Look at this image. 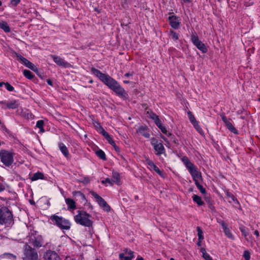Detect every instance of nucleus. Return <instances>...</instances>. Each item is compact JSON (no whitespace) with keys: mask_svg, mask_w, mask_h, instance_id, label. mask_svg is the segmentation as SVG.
<instances>
[{"mask_svg":"<svg viewBox=\"0 0 260 260\" xmlns=\"http://www.w3.org/2000/svg\"><path fill=\"white\" fill-rule=\"evenodd\" d=\"M91 71L93 74L119 96L124 98L127 97L128 95L125 90L115 79L107 74L102 73L100 71L94 68L91 69Z\"/></svg>","mask_w":260,"mask_h":260,"instance_id":"1","label":"nucleus"},{"mask_svg":"<svg viewBox=\"0 0 260 260\" xmlns=\"http://www.w3.org/2000/svg\"><path fill=\"white\" fill-rule=\"evenodd\" d=\"M14 223L12 212L6 207H0V224L9 227Z\"/></svg>","mask_w":260,"mask_h":260,"instance_id":"2","label":"nucleus"},{"mask_svg":"<svg viewBox=\"0 0 260 260\" xmlns=\"http://www.w3.org/2000/svg\"><path fill=\"white\" fill-rule=\"evenodd\" d=\"M77 214L74 217L75 221L79 224L86 227L92 226L93 221L91 220V215L82 210L77 211Z\"/></svg>","mask_w":260,"mask_h":260,"instance_id":"3","label":"nucleus"},{"mask_svg":"<svg viewBox=\"0 0 260 260\" xmlns=\"http://www.w3.org/2000/svg\"><path fill=\"white\" fill-rule=\"evenodd\" d=\"M182 161L188 169L193 180H199L202 178L201 173L197 171V167L189 160L187 156L183 157Z\"/></svg>","mask_w":260,"mask_h":260,"instance_id":"4","label":"nucleus"},{"mask_svg":"<svg viewBox=\"0 0 260 260\" xmlns=\"http://www.w3.org/2000/svg\"><path fill=\"white\" fill-rule=\"evenodd\" d=\"M15 153L12 151L5 149L0 150V159L2 162L6 167H10L14 161Z\"/></svg>","mask_w":260,"mask_h":260,"instance_id":"5","label":"nucleus"},{"mask_svg":"<svg viewBox=\"0 0 260 260\" xmlns=\"http://www.w3.org/2000/svg\"><path fill=\"white\" fill-rule=\"evenodd\" d=\"M50 219L62 230H68L71 228L70 221L62 217L53 215L50 217Z\"/></svg>","mask_w":260,"mask_h":260,"instance_id":"6","label":"nucleus"},{"mask_svg":"<svg viewBox=\"0 0 260 260\" xmlns=\"http://www.w3.org/2000/svg\"><path fill=\"white\" fill-rule=\"evenodd\" d=\"M24 260H39L38 254L35 249L26 244L24 246Z\"/></svg>","mask_w":260,"mask_h":260,"instance_id":"7","label":"nucleus"},{"mask_svg":"<svg viewBox=\"0 0 260 260\" xmlns=\"http://www.w3.org/2000/svg\"><path fill=\"white\" fill-rule=\"evenodd\" d=\"M151 144L153 146L155 150V154L157 155H160L161 154L165 153V149L162 143L158 142L157 139L155 138H152L150 140Z\"/></svg>","mask_w":260,"mask_h":260,"instance_id":"8","label":"nucleus"},{"mask_svg":"<svg viewBox=\"0 0 260 260\" xmlns=\"http://www.w3.org/2000/svg\"><path fill=\"white\" fill-rule=\"evenodd\" d=\"M190 39L193 45L202 53H206L207 52L208 50L205 45L199 39L198 37L196 35H191Z\"/></svg>","mask_w":260,"mask_h":260,"instance_id":"9","label":"nucleus"},{"mask_svg":"<svg viewBox=\"0 0 260 260\" xmlns=\"http://www.w3.org/2000/svg\"><path fill=\"white\" fill-rule=\"evenodd\" d=\"M91 195L95 199L99 205L102 207L104 210L106 211H109L110 207L108 205L107 202L101 197L99 196L96 192L94 191L91 192Z\"/></svg>","mask_w":260,"mask_h":260,"instance_id":"10","label":"nucleus"},{"mask_svg":"<svg viewBox=\"0 0 260 260\" xmlns=\"http://www.w3.org/2000/svg\"><path fill=\"white\" fill-rule=\"evenodd\" d=\"M18 60H20L22 63H23L26 67L31 69L36 73L38 72V69L31 62L27 60L25 57H23L20 55L17 56Z\"/></svg>","mask_w":260,"mask_h":260,"instance_id":"11","label":"nucleus"},{"mask_svg":"<svg viewBox=\"0 0 260 260\" xmlns=\"http://www.w3.org/2000/svg\"><path fill=\"white\" fill-rule=\"evenodd\" d=\"M51 58L53 60V61L59 66L64 68H70L72 67L71 64L68 62L67 61H65L64 59L61 58L60 57L58 56L55 55H51Z\"/></svg>","mask_w":260,"mask_h":260,"instance_id":"12","label":"nucleus"},{"mask_svg":"<svg viewBox=\"0 0 260 260\" xmlns=\"http://www.w3.org/2000/svg\"><path fill=\"white\" fill-rule=\"evenodd\" d=\"M30 243L34 247L39 248L43 245V239L41 235H37L31 237Z\"/></svg>","mask_w":260,"mask_h":260,"instance_id":"13","label":"nucleus"},{"mask_svg":"<svg viewBox=\"0 0 260 260\" xmlns=\"http://www.w3.org/2000/svg\"><path fill=\"white\" fill-rule=\"evenodd\" d=\"M120 260H131L134 257V252L128 250L127 248H125L123 250V252L119 254Z\"/></svg>","mask_w":260,"mask_h":260,"instance_id":"14","label":"nucleus"},{"mask_svg":"<svg viewBox=\"0 0 260 260\" xmlns=\"http://www.w3.org/2000/svg\"><path fill=\"white\" fill-rule=\"evenodd\" d=\"M45 260H60V257L56 252L52 250H47L44 254Z\"/></svg>","mask_w":260,"mask_h":260,"instance_id":"15","label":"nucleus"},{"mask_svg":"<svg viewBox=\"0 0 260 260\" xmlns=\"http://www.w3.org/2000/svg\"><path fill=\"white\" fill-rule=\"evenodd\" d=\"M168 19L170 24L172 27L174 29H177L179 27L180 23L179 21L178 17L173 15L169 16Z\"/></svg>","mask_w":260,"mask_h":260,"instance_id":"16","label":"nucleus"},{"mask_svg":"<svg viewBox=\"0 0 260 260\" xmlns=\"http://www.w3.org/2000/svg\"><path fill=\"white\" fill-rule=\"evenodd\" d=\"M221 225L225 235L230 239L234 240V237L232 235L231 230L228 228L226 223L224 222L221 223Z\"/></svg>","mask_w":260,"mask_h":260,"instance_id":"17","label":"nucleus"},{"mask_svg":"<svg viewBox=\"0 0 260 260\" xmlns=\"http://www.w3.org/2000/svg\"><path fill=\"white\" fill-rule=\"evenodd\" d=\"M58 146L60 150L63 154V155L67 158H68L70 156V153L69 152L68 149L66 146L62 142H60L58 144Z\"/></svg>","mask_w":260,"mask_h":260,"instance_id":"18","label":"nucleus"},{"mask_svg":"<svg viewBox=\"0 0 260 260\" xmlns=\"http://www.w3.org/2000/svg\"><path fill=\"white\" fill-rule=\"evenodd\" d=\"M137 132L145 138H149L150 134L147 128L144 126H141L137 129Z\"/></svg>","mask_w":260,"mask_h":260,"instance_id":"19","label":"nucleus"},{"mask_svg":"<svg viewBox=\"0 0 260 260\" xmlns=\"http://www.w3.org/2000/svg\"><path fill=\"white\" fill-rule=\"evenodd\" d=\"M66 203L68 205V210H74L76 208V203L73 199L67 198L66 199Z\"/></svg>","mask_w":260,"mask_h":260,"instance_id":"20","label":"nucleus"},{"mask_svg":"<svg viewBox=\"0 0 260 260\" xmlns=\"http://www.w3.org/2000/svg\"><path fill=\"white\" fill-rule=\"evenodd\" d=\"M3 260H16L17 255L10 253H5L2 255Z\"/></svg>","mask_w":260,"mask_h":260,"instance_id":"21","label":"nucleus"},{"mask_svg":"<svg viewBox=\"0 0 260 260\" xmlns=\"http://www.w3.org/2000/svg\"><path fill=\"white\" fill-rule=\"evenodd\" d=\"M187 114H188V116L190 121L193 124L194 128L196 129H197V127H199V124H198L197 121L196 120L194 116L192 114V113L189 111H188Z\"/></svg>","mask_w":260,"mask_h":260,"instance_id":"22","label":"nucleus"},{"mask_svg":"<svg viewBox=\"0 0 260 260\" xmlns=\"http://www.w3.org/2000/svg\"><path fill=\"white\" fill-rule=\"evenodd\" d=\"M226 194L229 199V202L230 203H233L235 204L239 205V203L237 199L234 196V195L231 192L228 191Z\"/></svg>","mask_w":260,"mask_h":260,"instance_id":"23","label":"nucleus"},{"mask_svg":"<svg viewBox=\"0 0 260 260\" xmlns=\"http://www.w3.org/2000/svg\"><path fill=\"white\" fill-rule=\"evenodd\" d=\"M19 105V104L17 101L14 100L7 102V108L8 109H14L17 108Z\"/></svg>","mask_w":260,"mask_h":260,"instance_id":"24","label":"nucleus"},{"mask_svg":"<svg viewBox=\"0 0 260 260\" xmlns=\"http://www.w3.org/2000/svg\"><path fill=\"white\" fill-rule=\"evenodd\" d=\"M0 28L3 29L5 32H9L10 31V28L7 22L2 21L0 22Z\"/></svg>","mask_w":260,"mask_h":260,"instance_id":"25","label":"nucleus"},{"mask_svg":"<svg viewBox=\"0 0 260 260\" xmlns=\"http://www.w3.org/2000/svg\"><path fill=\"white\" fill-rule=\"evenodd\" d=\"M192 200L193 202L197 204L199 206H202L204 204V202L202 200L201 198L196 194H193L192 196Z\"/></svg>","mask_w":260,"mask_h":260,"instance_id":"26","label":"nucleus"},{"mask_svg":"<svg viewBox=\"0 0 260 260\" xmlns=\"http://www.w3.org/2000/svg\"><path fill=\"white\" fill-rule=\"evenodd\" d=\"M93 125L96 129L101 134L103 135L106 132L105 129L101 125L100 123L99 122L94 121L93 122Z\"/></svg>","mask_w":260,"mask_h":260,"instance_id":"27","label":"nucleus"},{"mask_svg":"<svg viewBox=\"0 0 260 260\" xmlns=\"http://www.w3.org/2000/svg\"><path fill=\"white\" fill-rule=\"evenodd\" d=\"M44 177V176L42 173L38 172L33 175L31 178V179L32 181H36L38 179H43Z\"/></svg>","mask_w":260,"mask_h":260,"instance_id":"28","label":"nucleus"},{"mask_svg":"<svg viewBox=\"0 0 260 260\" xmlns=\"http://www.w3.org/2000/svg\"><path fill=\"white\" fill-rule=\"evenodd\" d=\"M227 128L232 133L235 134H238V131L236 129V128L233 125L232 123L229 121L225 123Z\"/></svg>","mask_w":260,"mask_h":260,"instance_id":"29","label":"nucleus"},{"mask_svg":"<svg viewBox=\"0 0 260 260\" xmlns=\"http://www.w3.org/2000/svg\"><path fill=\"white\" fill-rule=\"evenodd\" d=\"M112 181L114 183H116L117 184L119 183V182H120V177L118 173L116 172H113L112 173Z\"/></svg>","mask_w":260,"mask_h":260,"instance_id":"30","label":"nucleus"},{"mask_svg":"<svg viewBox=\"0 0 260 260\" xmlns=\"http://www.w3.org/2000/svg\"><path fill=\"white\" fill-rule=\"evenodd\" d=\"M44 121L42 120H40L37 121L36 124V127L39 128L40 129V131L41 133L44 132L45 130L44 129Z\"/></svg>","mask_w":260,"mask_h":260,"instance_id":"31","label":"nucleus"},{"mask_svg":"<svg viewBox=\"0 0 260 260\" xmlns=\"http://www.w3.org/2000/svg\"><path fill=\"white\" fill-rule=\"evenodd\" d=\"M103 135L112 146L115 145V143L107 132H106Z\"/></svg>","mask_w":260,"mask_h":260,"instance_id":"32","label":"nucleus"},{"mask_svg":"<svg viewBox=\"0 0 260 260\" xmlns=\"http://www.w3.org/2000/svg\"><path fill=\"white\" fill-rule=\"evenodd\" d=\"M23 75L26 78L30 80L32 79L34 77V75L31 73V72L27 70H24L23 71Z\"/></svg>","mask_w":260,"mask_h":260,"instance_id":"33","label":"nucleus"},{"mask_svg":"<svg viewBox=\"0 0 260 260\" xmlns=\"http://www.w3.org/2000/svg\"><path fill=\"white\" fill-rule=\"evenodd\" d=\"M96 154L97 156L103 160H106V157L105 152L102 150L96 151Z\"/></svg>","mask_w":260,"mask_h":260,"instance_id":"34","label":"nucleus"},{"mask_svg":"<svg viewBox=\"0 0 260 260\" xmlns=\"http://www.w3.org/2000/svg\"><path fill=\"white\" fill-rule=\"evenodd\" d=\"M201 252L203 254V257L205 260H212L211 257L210 256L209 254H208L205 249L202 248Z\"/></svg>","mask_w":260,"mask_h":260,"instance_id":"35","label":"nucleus"},{"mask_svg":"<svg viewBox=\"0 0 260 260\" xmlns=\"http://www.w3.org/2000/svg\"><path fill=\"white\" fill-rule=\"evenodd\" d=\"M241 232L242 233V235L245 237L246 240L247 241H248L247 236L248 235V232L246 230V228L244 225H241L239 228Z\"/></svg>","mask_w":260,"mask_h":260,"instance_id":"36","label":"nucleus"},{"mask_svg":"<svg viewBox=\"0 0 260 260\" xmlns=\"http://www.w3.org/2000/svg\"><path fill=\"white\" fill-rule=\"evenodd\" d=\"M198 232V236L199 237V241H202L204 239V236L203 235V232L200 227L198 226L197 228Z\"/></svg>","mask_w":260,"mask_h":260,"instance_id":"37","label":"nucleus"},{"mask_svg":"<svg viewBox=\"0 0 260 260\" xmlns=\"http://www.w3.org/2000/svg\"><path fill=\"white\" fill-rule=\"evenodd\" d=\"M170 36H171V38L174 40L176 41V40H177L179 39V35H178V34H177V32L174 31L173 30H170Z\"/></svg>","mask_w":260,"mask_h":260,"instance_id":"38","label":"nucleus"},{"mask_svg":"<svg viewBox=\"0 0 260 260\" xmlns=\"http://www.w3.org/2000/svg\"><path fill=\"white\" fill-rule=\"evenodd\" d=\"M147 113L149 115V117L151 119H153L154 121V122L156 120V119H158L159 118L158 116L156 114L152 112H148Z\"/></svg>","mask_w":260,"mask_h":260,"instance_id":"39","label":"nucleus"},{"mask_svg":"<svg viewBox=\"0 0 260 260\" xmlns=\"http://www.w3.org/2000/svg\"><path fill=\"white\" fill-rule=\"evenodd\" d=\"M152 168L160 176H164L163 172L161 171L155 165Z\"/></svg>","mask_w":260,"mask_h":260,"instance_id":"40","label":"nucleus"},{"mask_svg":"<svg viewBox=\"0 0 260 260\" xmlns=\"http://www.w3.org/2000/svg\"><path fill=\"white\" fill-rule=\"evenodd\" d=\"M243 257L245 260H249L250 259V253L248 250H245L244 252Z\"/></svg>","mask_w":260,"mask_h":260,"instance_id":"41","label":"nucleus"},{"mask_svg":"<svg viewBox=\"0 0 260 260\" xmlns=\"http://www.w3.org/2000/svg\"><path fill=\"white\" fill-rule=\"evenodd\" d=\"M74 196H79L82 199H85V196L81 191H75L73 192Z\"/></svg>","mask_w":260,"mask_h":260,"instance_id":"42","label":"nucleus"},{"mask_svg":"<svg viewBox=\"0 0 260 260\" xmlns=\"http://www.w3.org/2000/svg\"><path fill=\"white\" fill-rule=\"evenodd\" d=\"M5 85L7 89L9 91H12L14 90V87L8 82L5 83Z\"/></svg>","mask_w":260,"mask_h":260,"instance_id":"43","label":"nucleus"},{"mask_svg":"<svg viewBox=\"0 0 260 260\" xmlns=\"http://www.w3.org/2000/svg\"><path fill=\"white\" fill-rule=\"evenodd\" d=\"M102 183H103V184L107 183H109L110 185H112L114 182L112 181V180H111L109 178H106L105 180H103L102 181Z\"/></svg>","mask_w":260,"mask_h":260,"instance_id":"44","label":"nucleus"},{"mask_svg":"<svg viewBox=\"0 0 260 260\" xmlns=\"http://www.w3.org/2000/svg\"><path fill=\"white\" fill-rule=\"evenodd\" d=\"M6 188V184L3 182H0V192L4 191Z\"/></svg>","mask_w":260,"mask_h":260,"instance_id":"45","label":"nucleus"},{"mask_svg":"<svg viewBox=\"0 0 260 260\" xmlns=\"http://www.w3.org/2000/svg\"><path fill=\"white\" fill-rule=\"evenodd\" d=\"M220 117H221L222 120H223V121L224 122V123H225L228 121H229V120L226 118V116L225 115V113H221L220 114Z\"/></svg>","mask_w":260,"mask_h":260,"instance_id":"46","label":"nucleus"},{"mask_svg":"<svg viewBox=\"0 0 260 260\" xmlns=\"http://www.w3.org/2000/svg\"><path fill=\"white\" fill-rule=\"evenodd\" d=\"M155 123L156 124V125L158 126V127L160 129V127H162L163 126L161 122V121L160 120V119L158 118V119H156V120L155 121Z\"/></svg>","mask_w":260,"mask_h":260,"instance_id":"47","label":"nucleus"},{"mask_svg":"<svg viewBox=\"0 0 260 260\" xmlns=\"http://www.w3.org/2000/svg\"><path fill=\"white\" fill-rule=\"evenodd\" d=\"M146 161L147 164L149 165L151 168L155 165L154 162L149 159H147Z\"/></svg>","mask_w":260,"mask_h":260,"instance_id":"48","label":"nucleus"},{"mask_svg":"<svg viewBox=\"0 0 260 260\" xmlns=\"http://www.w3.org/2000/svg\"><path fill=\"white\" fill-rule=\"evenodd\" d=\"M20 2V0H11V4L13 6H16Z\"/></svg>","mask_w":260,"mask_h":260,"instance_id":"49","label":"nucleus"},{"mask_svg":"<svg viewBox=\"0 0 260 260\" xmlns=\"http://www.w3.org/2000/svg\"><path fill=\"white\" fill-rule=\"evenodd\" d=\"M198 189L200 190L202 194H205L206 192V189L203 187L202 185L198 186Z\"/></svg>","mask_w":260,"mask_h":260,"instance_id":"50","label":"nucleus"},{"mask_svg":"<svg viewBox=\"0 0 260 260\" xmlns=\"http://www.w3.org/2000/svg\"><path fill=\"white\" fill-rule=\"evenodd\" d=\"M160 129L162 133L165 134V135H168V131L165 127L163 126L162 127H160Z\"/></svg>","mask_w":260,"mask_h":260,"instance_id":"51","label":"nucleus"},{"mask_svg":"<svg viewBox=\"0 0 260 260\" xmlns=\"http://www.w3.org/2000/svg\"><path fill=\"white\" fill-rule=\"evenodd\" d=\"M170 139L174 143L177 144L178 143L177 139H176L173 135L170 138Z\"/></svg>","mask_w":260,"mask_h":260,"instance_id":"52","label":"nucleus"},{"mask_svg":"<svg viewBox=\"0 0 260 260\" xmlns=\"http://www.w3.org/2000/svg\"><path fill=\"white\" fill-rule=\"evenodd\" d=\"M134 74V72H132L131 73H127L124 75V76L126 77H128L129 76H132Z\"/></svg>","mask_w":260,"mask_h":260,"instance_id":"53","label":"nucleus"},{"mask_svg":"<svg viewBox=\"0 0 260 260\" xmlns=\"http://www.w3.org/2000/svg\"><path fill=\"white\" fill-rule=\"evenodd\" d=\"M193 181H194L195 184L197 186V188L198 187V186L201 185L199 182V180H194Z\"/></svg>","mask_w":260,"mask_h":260,"instance_id":"54","label":"nucleus"},{"mask_svg":"<svg viewBox=\"0 0 260 260\" xmlns=\"http://www.w3.org/2000/svg\"><path fill=\"white\" fill-rule=\"evenodd\" d=\"M113 147L114 148L115 150L117 151V152H119L120 151V149L116 145V144H115V145H113Z\"/></svg>","mask_w":260,"mask_h":260,"instance_id":"55","label":"nucleus"},{"mask_svg":"<svg viewBox=\"0 0 260 260\" xmlns=\"http://www.w3.org/2000/svg\"><path fill=\"white\" fill-rule=\"evenodd\" d=\"M47 82L49 85L52 86V85H53L52 81L50 79H48L47 80Z\"/></svg>","mask_w":260,"mask_h":260,"instance_id":"56","label":"nucleus"},{"mask_svg":"<svg viewBox=\"0 0 260 260\" xmlns=\"http://www.w3.org/2000/svg\"><path fill=\"white\" fill-rule=\"evenodd\" d=\"M254 234L257 237H258L259 236V232L257 230H255L254 232Z\"/></svg>","mask_w":260,"mask_h":260,"instance_id":"57","label":"nucleus"},{"mask_svg":"<svg viewBox=\"0 0 260 260\" xmlns=\"http://www.w3.org/2000/svg\"><path fill=\"white\" fill-rule=\"evenodd\" d=\"M7 103L6 101H0V105H5L7 106Z\"/></svg>","mask_w":260,"mask_h":260,"instance_id":"58","label":"nucleus"},{"mask_svg":"<svg viewBox=\"0 0 260 260\" xmlns=\"http://www.w3.org/2000/svg\"><path fill=\"white\" fill-rule=\"evenodd\" d=\"M166 135L170 138H171L173 136V135L171 133L168 132V135Z\"/></svg>","mask_w":260,"mask_h":260,"instance_id":"59","label":"nucleus"},{"mask_svg":"<svg viewBox=\"0 0 260 260\" xmlns=\"http://www.w3.org/2000/svg\"><path fill=\"white\" fill-rule=\"evenodd\" d=\"M166 135L170 138H171L173 136V135L171 133L168 132V135Z\"/></svg>","mask_w":260,"mask_h":260,"instance_id":"60","label":"nucleus"},{"mask_svg":"<svg viewBox=\"0 0 260 260\" xmlns=\"http://www.w3.org/2000/svg\"><path fill=\"white\" fill-rule=\"evenodd\" d=\"M201 242H202V241H199H199H198V242L197 243L198 246H200L201 245Z\"/></svg>","mask_w":260,"mask_h":260,"instance_id":"61","label":"nucleus"},{"mask_svg":"<svg viewBox=\"0 0 260 260\" xmlns=\"http://www.w3.org/2000/svg\"><path fill=\"white\" fill-rule=\"evenodd\" d=\"M185 3H190L191 2V0H183Z\"/></svg>","mask_w":260,"mask_h":260,"instance_id":"62","label":"nucleus"},{"mask_svg":"<svg viewBox=\"0 0 260 260\" xmlns=\"http://www.w3.org/2000/svg\"><path fill=\"white\" fill-rule=\"evenodd\" d=\"M137 260H144V258L142 257H139Z\"/></svg>","mask_w":260,"mask_h":260,"instance_id":"63","label":"nucleus"},{"mask_svg":"<svg viewBox=\"0 0 260 260\" xmlns=\"http://www.w3.org/2000/svg\"><path fill=\"white\" fill-rule=\"evenodd\" d=\"M161 138L164 139V140L165 141V142H167V139L164 137V136L161 137Z\"/></svg>","mask_w":260,"mask_h":260,"instance_id":"64","label":"nucleus"}]
</instances>
